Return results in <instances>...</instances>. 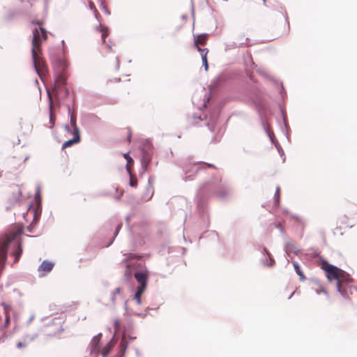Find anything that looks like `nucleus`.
Wrapping results in <instances>:
<instances>
[{"label":"nucleus","instance_id":"nucleus-1","mask_svg":"<svg viewBox=\"0 0 357 357\" xmlns=\"http://www.w3.org/2000/svg\"><path fill=\"white\" fill-rule=\"evenodd\" d=\"M32 24L38 25L33 30L31 41V54L34 68L41 79L47 76L48 73L47 65L43 56L42 43L48 38L47 31L43 26V22L39 20H33Z\"/></svg>","mask_w":357,"mask_h":357},{"label":"nucleus","instance_id":"nucleus-2","mask_svg":"<svg viewBox=\"0 0 357 357\" xmlns=\"http://www.w3.org/2000/svg\"><path fill=\"white\" fill-rule=\"evenodd\" d=\"M321 268L325 271L326 278L330 282L336 281L337 291L344 298H349V295L353 294V291H357V289L351 284L353 279L344 271L326 261H322Z\"/></svg>","mask_w":357,"mask_h":357},{"label":"nucleus","instance_id":"nucleus-3","mask_svg":"<svg viewBox=\"0 0 357 357\" xmlns=\"http://www.w3.org/2000/svg\"><path fill=\"white\" fill-rule=\"evenodd\" d=\"M67 66V63L63 58H56L52 61L54 82L52 91H49L52 97L54 96L57 100H64L69 95V91L66 88L68 77L66 72Z\"/></svg>","mask_w":357,"mask_h":357},{"label":"nucleus","instance_id":"nucleus-4","mask_svg":"<svg viewBox=\"0 0 357 357\" xmlns=\"http://www.w3.org/2000/svg\"><path fill=\"white\" fill-rule=\"evenodd\" d=\"M135 278L139 284L137 287L146 289L147 285L148 275L144 272H137L135 273Z\"/></svg>","mask_w":357,"mask_h":357},{"label":"nucleus","instance_id":"nucleus-5","mask_svg":"<svg viewBox=\"0 0 357 357\" xmlns=\"http://www.w3.org/2000/svg\"><path fill=\"white\" fill-rule=\"evenodd\" d=\"M70 133L73 135V139L66 141L62 145V149H66V148L70 147V146H73V144L79 142V141H80L79 130H76L75 132H70Z\"/></svg>","mask_w":357,"mask_h":357},{"label":"nucleus","instance_id":"nucleus-6","mask_svg":"<svg viewBox=\"0 0 357 357\" xmlns=\"http://www.w3.org/2000/svg\"><path fill=\"white\" fill-rule=\"evenodd\" d=\"M47 96H48V98L50 100V105H49V107H50V127L52 128V127H53V126L55 123L56 115L54 114V113L53 112V109H54L53 100H52L51 93L49 91V90H47Z\"/></svg>","mask_w":357,"mask_h":357},{"label":"nucleus","instance_id":"nucleus-7","mask_svg":"<svg viewBox=\"0 0 357 357\" xmlns=\"http://www.w3.org/2000/svg\"><path fill=\"white\" fill-rule=\"evenodd\" d=\"M68 112L70 115V124L73 127L71 129L69 126H66L65 128L68 132H75V130H79V128L76 124V114L74 112H71L70 107L68 108Z\"/></svg>","mask_w":357,"mask_h":357},{"label":"nucleus","instance_id":"nucleus-8","mask_svg":"<svg viewBox=\"0 0 357 357\" xmlns=\"http://www.w3.org/2000/svg\"><path fill=\"white\" fill-rule=\"evenodd\" d=\"M100 335L94 337L90 344V349L91 353L98 354L100 351Z\"/></svg>","mask_w":357,"mask_h":357},{"label":"nucleus","instance_id":"nucleus-9","mask_svg":"<svg viewBox=\"0 0 357 357\" xmlns=\"http://www.w3.org/2000/svg\"><path fill=\"white\" fill-rule=\"evenodd\" d=\"M53 267V263L48 261H43L38 267V271L40 273H50L52 270Z\"/></svg>","mask_w":357,"mask_h":357},{"label":"nucleus","instance_id":"nucleus-10","mask_svg":"<svg viewBox=\"0 0 357 357\" xmlns=\"http://www.w3.org/2000/svg\"><path fill=\"white\" fill-rule=\"evenodd\" d=\"M96 31L101 34V38L102 43L104 44H107L106 38L109 35V30L107 27L102 26V24H100L99 26H96Z\"/></svg>","mask_w":357,"mask_h":357},{"label":"nucleus","instance_id":"nucleus-11","mask_svg":"<svg viewBox=\"0 0 357 357\" xmlns=\"http://www.w3.org/2000/svg\"><path fill=\"white\" fill-rule=\"evenodd\" d=\"M118 300H123V290L121 288H116L112 293V301L115 303Z\"/></svg>","mask_w":357,"mask_h":357},{"label":"nucleus","instance_id":"nucleus-12","mask_svg":"<svg viewBox=\"0 0 357 357\" xmlns=\"http://www.w3.org/2000/svg\"><path fill=\"white\" fill-rule=\"evenodd\" d=\"M207 41V36L206 35H199L195 39V46L204 45Z\"/></svg>","mask_w":357,"mask_h":357},{"label":"nucleus","instance_id":"nucleus-13","mask_svg":"<svg viewBox=\"0 0 357 357\" xmlns=\"http://www.w3.org/2000/svg\"><path fill=\"white\" fill-rule=\"evenodd\" d=\"M123 157L127 160V165H126L127 171L129 174H130V169H132V167L133 166L134 160L130 156L129 153H126L123 154Z\"/></svg>","mask_w":357,"mask_h":357},{"label":"nucleus","instance_id":"nucleus-14","mask_svg":"<svg viewBox=\"0 0 357 357\" xmlns=\"http://www.w3.org/2000/svg\"><path fill=\"white\" fill-rule=\"evenodd\" d=\"M22 253V245L20 242H17V247L16 250L13 252L15 257V261L17 262Z\"/></svg>","mask_w":357,"mask_h":357},{"label":"nucleus","instance_id":"nucleus-15","mask_svg":"<svg viewBox=\"0 0 357 357\" xmlns=\"http://www.w3.org/2000/svg\"><path fill=\"white\" fill-rule=\"evenodd\" d=\"M292 264L294 266V268L296 273L300 276L301 280H303L305 278V277L303 271H301L298 264L296 261H292Z\"/></svg>","mask_w":357,"mask_h":357},{"label":"nucleus","instance_id":"nucleus-16","mask_svg":"<svg viewBox=\"0 0 357 357\" xmlns=\"http://www.w3.org/2000/svg\"><path fill=\"white\" fill-rule=\"evenodd\" d=\"M146 289L137 287V291L135 294L134 299L136 300L137 304L141 303V296L144 292Z\"/></svg>","mask_w":357,"mask_h":357},{"label":"nucleus","instance_id":"nucleus-17","mask_svg":"<svg viewBox=\"0 0 357 357\" xmlns=\"http://www.w3.org/2000/svg\"><path fill=\"white\" fill-rule=\"evenodd\" d=\"M237 42L239 45H248V38H245L244 34H241L238 36Z\"/></svg>","mask_w":357,"mask_h":357},{"label":"nucleus","instance_id":"nucleus-18","mask_svg":"<svg viewBox=\"0 0 357 357\" xmlns=\"http://www.w3.org/2000/svg\"><path fill=\"white\" fill-rule=\"evenodd\" d=\"M128 347V341L126 340V335H123L121 343H120V347H121V351L123 354L127 349Z\"/></svg>","mask_w":357,"mask_h":357},{"label":"nucleus","instance_id":"nucleus-19","mask_svg":"<svg viewBox=\"0 0 357 357\" xmlns=\"http://www.w3.org/2000/svg\"><path fill=\"white\" fill-rule=\"evenodd\" d=\"M114 344L112 343H108L102 350V357H106L113 348Z\"/></svg>","mask_w":357,"mask_h":357},{"label":"nucleus","instance_id":"nucleus-20","mask_svg":"<svg viewBox=\"0 0 357 357\" xmlns=\"http://www.w3.org/2000/svg\"><path fill=\"white\" fill-rule=\"evenodd\" d=\"M151 161V156L147 152H144L142 156V162L144 167H146Z\"/></svg>","mask_w":357,"mask_h":357},{"label":"nucleus","instance_id":"nucleus-21","mask_svg":"<svg viewBox=\"0 0 357 357\" xmlns=\"http://www.w3.org/2000/svg\"><path fill=\"white\" fill-rule=\"evenodd\" d=\"M89 6L90 9L93 11L96 18L99 20V17H100V15L98 11L97 10L93 2L91 1H89Z\"/></svg>","mask_w":357,"mask_h":357},{"label":"nucleus","instance_id":"nucleus-22","mask_svg":"<svg viewBox=\"0 0 357 357\" xmlns=\"http://www.w3.org/2000/svg\"><path fill=\"white\" fill-rule=\"evenodd\" d=\"M247 1L252 6H264L265 5L266 0H247Z\"/></svg>","mask_w":357,"mask_h":357},{"label":"nucleus","instance_id":"nucleus-23","mask_svg":"<svg viewBox=\"0 0 357 357\" xmlns=\"http://www.w3.org/2000/svg\"><path fill=\"white\" fill-rule=\"evenodd\" d=\"M208 53V50H206V52L202 54V61L204 66L205 70H208V64L207 61V54Z\"/></svg>","mask_w":357,"mask_h":357},{"label":"nucleus","instance_id":"nucleus-24","mask_svg":"<svg viewBox=\"0 0 357 357\" xmlns=\"http://www.w3.org/2000/svg\"><path fill=\"white\" fill-rule=\"evenodd\" d=\"M130 185L132 187H136L137 185V180L136 177L132 175V172H130Z\"/></svg>","mask_w":357,"mask_h":357},{"label":"nucleus","instance_id":"nucleus-25","mask_svg":"<svg viewBox=\"0 0 357 357\" xmlns=\"http://www.w3.org/2000/svg\"><path fill=\"white\" fill-rule=\"evenodd\" d=\"M114 332L117 333L120 331L121 328V321L118 319H115L114 320Z\"/></svg>","mask_w":357,"mask_h":357},{"label":"nucleus","instance_id":"nucleus-26","mask_svg":"<svg viewBox=\"0 0 357 357\" xmlns=\"http://www.w3.org/2000/svg\"><path fill=\"white\" fill-rule=\"evenodd\" d=\"M131 266L130 264H126V269L125 271V275L128 278H130L131 277Z\"/></svg>","mask_w":357,"mask_h":357},{"label":"nucleus","instance_id":"nucleus-27","mask_svg":"<svg viewBox=\"0 0 357 357\" xmlns=\"http://www.w3.org/2000/svg\"><path fill=\"white\" fill-rule=\"evenodd\" d=\"M279 199H280V188L278 187L277 189H276L275 194V204H278L279 203Z\"/></svg>","mask_w":357,"mask_h":357},{"label":"nucleus","instance_id":"nucleus-28","mask_svg":"<svg viewBox=\"0 0 357 357\" xmlns=\"http://www.w3.org/2000/svg\"><path fill=\"white\" fill-rule=\"evenodd\" d=\"M196 47V49L199 52H201V54H204L206 52V50H208V49L205 48V49H202L199 45L197 46H195Z\"/></svg>","mask_w":357,"mask_h":357},{"label":"nucleus","instance_id":"nucleus-29","mask_svg":"<svg viewBox=\"0 0 357 357\" xmlns=\"http://www.w3.org/2000/svg\"><path fill=\"white\" fill-rule=\"evenodd\" d=\"M136 257L135 255H130L129 256H127L126 258H125V261H128V259H135Z\"/></svg>","mask_w":357,"mask_h":357},{"label":"nucleus","instance_id":"nucleus-30","mask_svg":"<svg viewBox=\"0 0 357 357\" xmlns=\"http://www.w3.org/2000/svg\"><path fill=\"white\" fill-rule=\"evenodd\" d=\"M17 348H20H20H22V347H26V344H24V343H22V342H18V343L17 344Z\"/></svg>","mask_w":357,"mask_h":357},{"label":"nucleus","instance_id":"nucleus-31","mask_svg":"<svg viewBox=\"0 0 357 357\" xmlns=\"http://www.w3.org/2000/svg\"><path fill=\"white\" fill-rule=\"evenodd\" d=\"M121 228V225H119L117 227H116V232H115V235H117L118 232L119 231L120 229Z\"/></svg>","mask_w":357,"mask_h":357},{"label":"nucleus","instance_id":"nucleus-32","mask_svg":"<svg viewBox=\"0 0 357 357\" xmlns=\"http://www.w3.org/2000/svg\"><path fill=\"white\" fill-rule=\"evenodd\" d=\"M148 190H149V192L151 193V195H153V188H152L151 186L149 187Z\"/></svg>","mask_w":357,"mask_h":357},{"label":"nucleus","instance_id":"nucleus-33","mask_svg":"<svg viewBox=\"0 0 357 357\" xmlns=\"http://www.w3.org/2000/svg\"><path fill=\"white\" fill-rule=\"evenodd\" d=\"M207 167L210 168H215V166L212 164H207Z\"/></svg>","mask_w":357,"mask_h":357},{"label":"nucleus","instance_id":"nucleus-34","mask_svg":"<svg viewBox=\"0 0 357 357\" xmlns=\"http://www.w3.org/2000/svg\"><path fill=\"white\" fill-rule=\"evenodd\" d=\"M130 138H131V133L129 132V135H128V139L129 142H130Z\"/></svg>","mask_w":357,"mask_h":357},{"label":"nucleus","instance_id":"nucleus-35","mask_svg":"<svg viewBox=\"0 0 357 357\" xmlns=\"http://www.w3.org/2000/svg\"><path fill=\"white\" fill-rule=\"evenodd\" d=\"M107 47L109 49H111V48H112L111 45H107Z\"/></svg>","mask_w":357,"mask_h":357}]
</instances>
